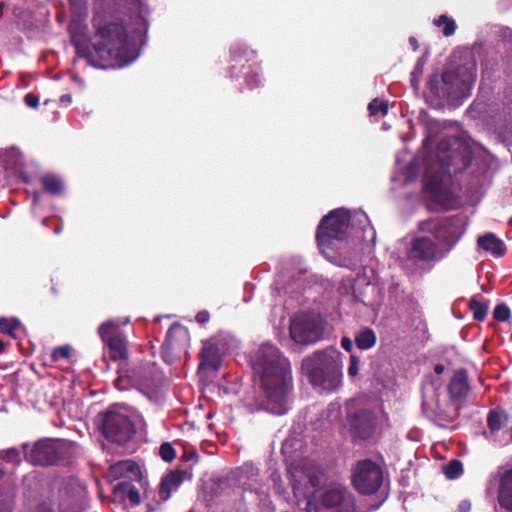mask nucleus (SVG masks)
<instances>
[{
    "label": "nucleus",
    "instance_id": "8",
    "mask_svg": "<svg viewBox=\"0 0 512 512\" xmlns=\"http://www.w3.org/2000/svg\"><path fill=\"white\" fill-rule=\"evenodd\" d=\"M342 353L334 347L314 352L302 361V372L310 384L323 392H334L342 384Z\"/></svg>",
    "mask_w": 512,
    "mask_h": 512
},
{
    "label": "nucleus",
    "instance_id": "39",
    "mask_svg": "<svg viewBox=\"0 0 512 512\" xmlns=\"http://www.w3.org/2000/svg\"><path fill=\"white\" fill-rule=\"evenodd\" d=\"M70 351L71 349L67 345L57 347L52 351L51 358L54 362L67 359L70 356Z\"/></svg>",
    "mask_w": 512,
    "mask_h": 512
},
{
    "label": "nucleus",
    "instance_id": "4",
    "mask_svg": "<svg viewBox=\"0 0 512 512\" xmlns=\"http://www.w3.org/2000/svg\"><path fill=\"white\" fill-rule=\"evenodd\" d=\"M95 28L92 48L77 47V59L99 69L123 68L139 57L135 36L129 35L122 22L116 19L104 20L101 16L93 19Z\"/></svg>",
    "mask_w": 512,
    "mask_h": 512
},
{
    "label": "nucleus",
    "instance_id": "35",
    "mask_svg": "<svg viewBox=\"0 0 512 512\" xmlns=\"http://www.w3.org/2000/svg\"><path fill=\"white\" fill-rule=\"evenodd\" d=\"M463 472V465L458 460H452L448 465L444 467V474L448 479H456Z\"/></svg>",
    "mask_w": 512,
    "mask_h": 512
},
{
    "label": "nucleus",
    "instance_id": "16",
    "mask_svg": "<svg viewBox=\"0 0 512 512\" xmlns=\"http://www.w3.org/2000/svg\"><path fill=\"white\" fill-rule=\"evenodd\" d=\"M132 386L146 395L150 400L156 396L157 390L164 381L163 373L155 364H149L131 371L126 375Z\"/></svg>",
    "mask_w": 512,
    "mask_h": 512
},
{
    "label": "nucleus",
    "instance_id": "18",
    "mask_svg": "<svg viewBox=\"0 0 512 512\" xmlns=\"http://www.w3.org/2000/svg\"><path fill=\"white\" fill-rule=\"evenodd\" d=\"M189 332L179 323H174L169 328L166 339L162 345V357L167 363H172L175 352H181L188 346Z\"/></svg>",
    "mask_w": 512,
    "mask_h": 512
},
{
    "label": "nucleus",
    "instance_id": "49",
    "mask_svg": "<svg viewBox=\"0 0 512 512\" xmlns=\"http://www.w3.org/2000/svg\"><path fill=\"white\" fill-rule=\"evenodd\" d=\"M60 102L64 105H69L72 102V97L69 94H64L60 97Z\"/></svg>",
    "mask_w": 512,
    "mask_h": 512
},
{
    "label": "nucleus",
    "instance_id": "56",
    "mask_svg": "<svg viewBox=\"0 0 512 512\" xmlns=\"http://www.w3.org/2000/svg\"><path fill=\"white\" fill-rule=\"evenodd\" d=\"M37 201H38V194H35L34 198H33V204H35Z\"/></svg>",
    "mask_w": 512,
    "mask_h": 512
},
{
    "label": "nucleus",
    "instance_id": "12",
    "mask_svg": "<svg viewBox=\"0 0 512 512\" xmlns=\"http://www.w3.org/2000/svg\"><path fill=\"white\" fill-rule=\"evenodd\" d=\"M130 322L129 318L117 320H108L102 323L98 328L101 340L108 347V352L114 361L125 360L127 358V345L125 337L119 332L120 325H126Z\"/></svg>",
    "mask_w": 512,
    "mask_h": 512
},
{
    "label": "nucleus",
    "instance_id": "24",
    "mask_svg": "<svg viewBox=\"0 0 512 512\" xmlns=\"http://www.w3.org/2000/svg\"><path fill=\"white\" fill-rule=\"evenodd\" d=\"M200 357V369L208 368L216 371L220 367V351L213 341H207L204 343Z\"/></svg>",
    "mask_w": 512,
    "mask_h": 512
},
{
    "label": "nucleus",
    "instance_id": "7",
    "mask_svg": "<svg viewBox=\"0 0 512 512\" xmlns=\"http://www.w3.org/2000/svg\"><path fill=\"white\" fill-rule=\"evenodd\" d=\"M476 71V62L470 58L460 65H450L442 75H431L426 84L427 101L434 106L461 103L471 94Z\"/></svg>",
    "mask_w": 512,
    "mask_h": 512
},
{
    "label": "nucleus",
    "instance_id": "36",
    "mask_svg": "<svg viewBox=\"0 0 512 512\" xmlns=\"http://www.w3.org/2000/svg\"><path fill=\"white\" fill-rule=\"evenodd\" d=\"M159 455L165 462H171L175 458V449L170 443L165 442L159 448Z\"/></svg>",
    "mask_w": 512,
    "mask_h": 512
},
{
    "label": "nucleus",
    "instance_id": "29",
    "mask_svg": "<svg viewBox=\"0 0 512 512\" xmlns=\"http://www.w3.org/2000/svg\"><path fill=\"white\" fill-rule=\"evenodd\" d=\"M114 492L116 494L126 495V497L128 498L130 504L133 505V506H137L141 502V496H140L139 491L130 482H126V481L119 482L115 486Z\"/></svg>",
    "mask_w": 512,
    "mask_h": 512
},
{
    "label": "nucleus",
    "instance_id": "55",
    "mask_svg": "<svg viewBox=\"0 0 512 512\" xmlns=\"http://www.w3.org/2000/svg\"><path fill=\"white\" fill-rule=\"evenodd\" d=\"M245 468L247 470H251L252 472L255 470V468L252 465H246Z\"/></svg>",
    "mask_w": 512,
    "mask_h": 512
},
{
    "label": "nucleus",
    "instance_id": "21",
    "mask_svg": "<svg viewBox=\"0 0 512 512\" xmlns=\"http://www.w3.org/2000/svg\"><path fill=\"white\" fill-rule=\"evenodd\" d=\"M497 503L502 509L512 512V468L498 473Z\"/></svg>",
    "mask_w": 512,
    "mask_h": 512
},
{
    "label": "nucleus",
    "instance_id": "53",
    "mask_svg": "<svg viewBox=\"0 0 512 512\" xmlns=\"http://www.w3.org/2000/svg\"><path fill=\"white\" fill-rule=\"evenodd\" d=\"M0 512H10L8 508L0 506Z\"/></svg>",
    "mask_w": 512,
    "mask_h": 512
},
{
    "label": "nucleus",
    "instance_id": "46",
    "mask_svg": "<svg viewBox=\"0 0 512 512\" xmlns=\"http://www.w3.org/2000/svg\"><path fill=\"white\" fill-rule=\"evenodd\" d=\"M209 313L207 311H200L196 315V321L198 323L204 324L209 321Z\"/></svg>",
    "mask_w": 512,
    "mask_h": 512
},
{
    "label": "nucleus",
    "instance_id": "54",
    "mask_svg": "<svg viewBox=\"0 0 512 512\" xmlns=\"http://www.w3.org/2000/svg\"><path fill=\"white\" fill-rule=\"evenodd\" d=\"M61 231H62V228H61V227H57V228H55V230H54L55 234H60V233H61Z\"/></svg>",
    "mask_w": 512,
    "mask_h": 512
},
{
    "label": "nucleus",
    "instance_id": "1",
    "mask_svg": "<svg viewBox=\"0 0 512 512\" xmlns=\"http://www.w3.org/2000/svg\"><path fill=\"white\" fill-rule=\"evenodd\" d=\"M491 159L487 155L472 158L469 146L457 136H447L438 144L436 159L415 157L404 171V183L414 181L424 167V193L435 204L446 208L453 197L452 175L467 171V188L478 194L491 183Z\"/></svg>",
    "mask_w": 512,
    "mask_h": 512
},
{
    "label": "nucleus",
    "instance_id": "51",
    "mask_svg": "<svg viewBox=\"0 0 512 512\" xmlns=\"http://www.w3.org/2000/svg\"><path fill=\"white\" fill-rule=\"evenodd\" d=\"M124 380V376H120L119 379L116 380L115 384L119 389H122L120 383Z\"/></svg>",
    "mask_w": 512,
    "mask_h": 512
},
{
    "label": "nucleus",
    "instance_id": "34",
    "mask_svg": "<svg viewBox=\"0 0 512 512\" xmlns=\"http://www.w3.org/2000/svg\"><path fill=\"white\" fill-rule=\"evenodd\" d=\"M475 320L482 321L486 317L488 306L485 303L472 299L469 304Z\"/></svg>",
    "mask_w": 512,
    "mask_h": 512
},
{
    "label": "nucleus",
    "instance_id": "26",
    "mask_svg": "<svg viewBox=\"0 0 512 512\" xmlns=\"http://www.w3.org/2000/svg\"><path fill=\"white\" fill-rule=\"evenodd\" d=\"M448 391L450 397L455 400H461L468 394L469 385L467 381V373L464 370H458L454 373Z\"/></svg>",
    "mask_w": 512,
    "mask_h": 512
},
{
    "label": "nucleus",
    "instance_id": "6",
    "mask_svg": "<svg viewBox=\"0 0 512 512\" xmlns=\"http://www.w3.org/2000/svg\"><path fill=\"white\" fill-rule=\"evenodd\" d=\"M316 239L321 253L334 263L337 253L348 247L349 239L354 243L374 245L376 231L362 210L351 212L345 208H338L322 218Z\"/></svg>",
    "mask_w": 512,
    "mask_h": 512
},
{
    "label": "nucleus",
    "instance_id": "32",
    "mask_svg": "<svg viewBox=\"0 0 512 512\" xmlns=\"http://www.w3.org/2000/svg\"><path fill=\"white\" fill-rule=\"evenodd\" d=\"M389 109V103L385 99L375 98L368 105V111L370 116L384 117L387 115Z\"/></svg>",
    "mask_w": 512,
    "mask_h": 512
},
{
    "label": "nucleus",
    "instance_id": "3",
    "mask_svg": "<svg viewBox=\"0 0 512 512\" xmlns=\"http://www.w3.org/2000/svg\"><path fill=\"white\" fill-rule=\"evenodd\" d=\"M256 381L262 399L254 403L246 400L251 411L267 410L283 415L289 409V394L292 388L291 367L278 348L271 343L262 344L251 357Z\"/></svg>",
    "mask_w": 512,
    "mask_h": 512
},
{
    "label": "nucleus",
    "instance_id": "44",
    "mask_svg": "<svg viewBox=\"0 0 512 512\" xmlns=\"http://www.w3.org/2000/svg\"><path fill=\"white\" fill-rule=\"evenodd\" d=\"M24 101H25L26 105L31 108H36L39 105L38 97L31 93H29L25 96Z\"/></svg>",
    "mask_w": 512,
    "mask_h": 512
},
{
    "label": "nucleus",
    "instance_id": "37",
    "mask_svg": "<svg viewBox=\"0 0 512 512\" xmlns=\"http://www.w3.org/2000/svg\"><path fill=\"white\" fill-rule=\"evenodd\" d=\"M0 458L6 462L18 463L20 461V452L15 448H9L0 452Z\"/></svg>",
    "mask_w": 512,
    "mask_h": 512
},
{
    "label": "nucleus",
    "instance_id": "47",
    "mask_svg": "<svg viewBox=\"0 0 512 512\" xmlns=\"http://www.w3.org/2000/svg\"><path fill=\"white\" fill-rule=\"evenodd\" d=\"M471 510V503L467 500H463L458 505V511L459 512H470Z\"/></svg>",
    "mask_w": 512,
    "mask_h": 512
},
{
    "label": "nucleus",
    "instance_id": "25",
    "mask_svg": "<svg viewBox=\"0 0 512 512\" xmlns=\"http://www.w3.org/2000/svg\"><path fill=\"white\" fill-rule=\"evenodd\" d=\"M185 472L172 471L163 477L159 487V498L162 501H167L172 492L176 491L184 480Z\"/></svg>",
    "mask_w": 512,
    "mask_h": 512
},
{
    "label": "nucleus",
    "instance_id": "48",
    "mask_svg": "<svg viewBox=\"0 0 512 512\" xmlns=\"http://www.w3.org/2000/svg\"><path fill=\"white\" fill-rule=\"evenodd\" d=\"M139 33L145 32L147 30V22L143 16L139 17Z\"/></svg>",
    "mask_w": 512,
    "mask_h": 512
},
{
    "label": "nucleus",
    "instance_id": "14",
    "mask_svg": "<svg viewBox=\"0 0 512 512\" xmlns=\"http://www.w3.org/2000/svg\"><path fill=\"white\" fill-rule=\"evenodd\" d=\"M65 442L62 440H41L32 447L23 445L25 459L33 465L46 466L55 464L62 455Z\"/></svg>",
    "mask_w": 512,
    "mask_h": 512
},
{
    "label": "nucleus",
    "instance_id": "52",
    "mask_svg": "<svg viewBox=\"0 0 512 512\" xmlns=\"http://www.w3.org/2000/svg\"><path fill=\"white\" fill-rule=\"evenodd\" d=\"M5 350V343L0 340V354Z\"/></svg>",
    "mask_w": 512,
    "mask_h": 512
},
{
    "label": "nucleus",
    "instance_id": "5",
    "mask_svg": "<svg viewBox=\"0 0 512 512\" xmlns=\"http://www.w3.org/2000/svg\"><path fill=\"white\" fill-rule=\"evenodd\" d=\"M298 506L305 502L307 512H355L352 495L338 483L325 484V476L311 463L288 470Z\"/></svg>",
    "mask_w": 512,
    "mask_h": 512
},
{
    "label": "nucleus",
    "instance_id": "40",
    "mask_svg": "<svg viewBox=\"0 0 512 512\" xmlns=\"http://www.w3.org/2000/svg\"><path fill=\"white\" fill-rule=\"evenodd\" d=\"M341 417L340 405L338 403H331L327 407V416L326 419L333 423L338 421Z\"/></svg>",
    "mask_w": 512,
    "mask_h": 512
},
{
    "label": "nucleus",
    "instance_id": "57",
    "mask_svg": "<svg viewBox=\"0 0 512 512\" xmlns=\"http://www.w3.org/2000/svg\"><path fill=\"white\" fill-rule=\"evenodd\" d=\"M430 140V136H428L425 140V145H427V142Z\"/></svg>",
    "mask_w": 512,
    "mask_h": 512
},
{
    "label": "nucleus",
    "instance_id": "42",
    "mask_svg": "<svg viewBox=\"0 0 512 512\" xmlns=\"http://www.w3.org/2000/svg\"><path fill=\"white\" fill-rule=\"evenodd\" d=\"M359 368H360L359 358L356 355L351 354L349 366H348V375L352 378L357 376L359 373Z\"/></svg>",
    "mask_w": 512,
    "mask_h": 512
},
{
    "label": "nucleus",
    "instance_id": "38",
    "mask_svg": "<svg viewBox=\"0 0 512 512\" xmlns=\"http://www.w3.org/2000/svg\"><path fill=\"white\" fill-rule=\"evenodd\" d=\"M496 320L504 322L510 318V309L505 304H498L493 311Z\"/></svg>",
    "mask_w": 512,
    "mask_h": 512
},
{
    "label": "nucleus",
    "instance_id": "30",
    "mask_svg": "<svg viewBox=\"0 0 512 512\" xmlns=\"http://www.w3.org/2000/svg\"><path fill=\"white\" fill-rule=\"evenodd\" d=\"M44 190L53 195H59L64 189L62 180L53 174H47L41 179Z\"/></svg>",
    "mask_w": 512,
    "mask_h": 512
},
{
    "label": "nucleus",
    "instance_id": "17",
    "mask_svg": "<svg viewBox=\"0 0 512 512\" xmlns=\"http://www.w3.org/2000/svg\"><path fill=\"white\" fill-rule=\"evenodd\" d=\"M488 430L485 435L499 445L512 442V428L508 426V417L502 411H490L487 417Z\"/></svg>",
    "mask_w": 512,
    "mask_h": 512
},
{
    "label": "nucleus",
    "instance_id": "45",
    "mask_svg": "<svg viewBox=\"0 0 512 512\" xmlns=\"http://www.w3.org/2000/svg\"><path fill=\"white\" fill-rule=\"evenodd\" d=\"M341 347L347 352H352L353 341L348 337H343L341 339Z\"/></svg>",
    "mask_w": 512,
    "mask_h": 512
},
{
    "label": "nucleus",
    "instance_id": "11",
    "mask_svg": "<svg viewBox=\"0 0 512 512\" xmlns=\"http://www.w3.org/2000/svg\"><path fill=\"white\" fill-rule=\"evenodd\" d=\"M444 371L443 365L435 366L437 376L427 378L422 386V407L428 417L444 416L447 414L446 402L440 399L442 381L440 375Z\"/></svg>",
    "mask_w": 512,
    "mask_h": 512
},
{
    "label": "nucleus",
    "instance_id": "9",
    "mask_svg": "<svg viewBox=\"0 0 512 512\" xmlns=\"http://www.w3.org/2000/svg\"><path fill=\"white\" fill-rule=\"evenodd\" d=\"M132 412L125 406H114L104 416L102 423L103 433L107 439L118 444H124L135 433V426L131 419Z\"/></svg>",
    "mask_w": 512,
    "mask_h": 512
},
{
    "label": "nucleus",
    "instance_id": "10",
    "mask_svg": "<svg viewBox=\"0 0 512 512\" xmlns=\"http://www.w3.org/2000/svg\"><path fill=\"white\" fill-rule=\"evenodd\" d=\"M324 333L320 317L312 314H298L290 323V336L295 343L310 345L319 341Z\"/></svg>",
    "mask_w": 512,
    "mask_h": 512
},
{
    "label": "nucleus",
    "instance_id": "15",
    "mask_svg": "<svg viewBox=\"0 0 512 512\" xmlns=\"http://www.w3.org/2000/svg\"><path fill=\"white\" fill-rule=\"evenodd\" d=\"M383 474L381 468L371 460L358 462L353 470V484L361 494H373L381 486Z\"/></svg>",
    "mask_w": 512,
    "mask_h": 512
},
{
    "label": "nucleus",
    "instance_id": "2",
    "mask_svg": "<svg viewBox=\"0 0 512 512\" xmlns=\"http://www.w3.org/2000/svg\"><path fill=\"white\" fill-rule=\"evenodd\" d=\"M467 221L463 216L441 220L428 219L418 223L423 235L399 241L397 258L403 263L435 265L445 259L466 232Z\"/></svg>",
    "mask_w": 512,
    "mask_h": 512
},
{
    "label": "nucleus",
    "instance_id": "33",
    "mask_svg": "<svg viewBox=\"0 0 512 512\" xmlns=\"http://www.w3.org/2000/svg\"><path fill=\"white\" fill-rule=\"evenodd\" d=\"M424 66H425V60L423 58H420L411 74H410V82H411V86L413 87L414 91H418L420 89V83H421V79H422V76H423V73H424Z\"/></svg>",
    "mask_w": 512,
    "mask_h": 512
},
{
    "label": "nucleus",
    "instance_id": "59",
    "mask_svg": "<svg viewBox=\"0 0 512 512\" xmlns=\"http://www.w3.org/2000/svg\"><path fill=\"white\" fill-rule=\"evenodd\" d=\"M3 473L0 471V478L2 477Z\"/></svg>",
    "mask_w": 512,
    "mask_h": 512
},
{
    "label": "nucleus",
    "instance_id": "58",
    "mask_svg": "<svg viewBox=\"0 0 512 512\" xmlns=\"http://www.w3.org/2000/svg\"><path fill=\"white\" fill-rule=\"evenodd\" d=\"M161 317H162V316H158V317H156V318H155V320H156V321H160Z\"/></svg>",
    "mask_w": 512,
    "mask_h": 512
},
{
    "label": "nucleus",
    "instance_id": "28",
    "mask_svg": "<svg viewBox=\"0 0 512 512\" xmlns=\"http://www.w3.org/2000/svg\"><path fill=\"white\" fill-rule=\"evenodd\" d=\"M0 330L11 336L12 338H19L24 333V327L19 319L13 318H0Z\"/></svg>",
    "mask_w": 512,
    "mask_h": 512
},
{
    "label": "nucleus",
    "instance_id": "20",
    "mask_svg": "<svg viewBox=\"0 0 512 512\" xmlns=\"http://www.w3.org/2000/svg\"><path fill=\"white\" fill-rule=\"evenodd\" d=\"M375 416L369 410H361L348 418V427L354 437L369 438L375 429Z\"/></svg>",
    "mask_w": 512,
    "mask_h": 512
},
{
    "label": "nucleus",
    "instance_id": "22",
    "mask_svg": "<svg viewBox=\"0 0 512 512\" xmlns=\"http://www.w3.org/2000/svg\"><path fill=\"white\" fill-rule=\"evenodd\" d=\"M110 475L115 479L125 478L130 480H140L141 471L139 465L133 460L119 461L110 466Z\"/></svg>",
    "mask_w": 512,
    "mask_h": 512
},
{
    "label": "nucleus",
    "instance_id": "23",
    "mask_svg": "<svg viewBox=\"0 0 512 512\" xmlns=\"http://www.w3.org/2000/svg\"><path fill=\"white\" fill-rule=\"evenodd\" d=\"M479 250L489 253L495 258L502 257L506 251L504 242L493 233H486L477 239Z\"/></svg>",
    "mask_w": 512,
    "mask_h": 512
},
{
    "label": "nucleus",
    "instance_id": "13",
    "mask_svg": "<svg viewBox=\"0 0 512 512\" xmlns=\"http://www.w3.org/2000/svg\"><path fill=\"white\" fill-rule=\"evenodd\" d=\"M231 76L237 77L238 73L236 70L238 67L241 69H248L245 72V81L249 88L253 89L258 87L262 83V77L260 73V68L255 66L254 64H249L247 67L245 63H249L256 57V52L247 47L244 43H236L231 47Z\"/></svg>",
    "mask_w": 512,
    "mask_h": 512
},
{
    "label": "nucleus",
    "instance_id": "43",
    "mask_svg": "<svg viewBox=\"0 0 512 512\" xmlns=\"http://www.w3.org/2000/svg\"><path fill=\"white\" fill-rule=\"evenodd\" d=\"M361 285H366V288H367L368 290H374V289H375V287H374V286H371V285L366 281V279H365V278H359V279H357V281L355 282V285H354V294H355L356 298H357L358 300H360L361 302L366 303L365 299H364V298H362V297H361V295H358V294H357V289H358V287H359V286H361Z\"/></svg>",
    "mask_w": 512,
    "mask_h": 512
},
{
    "label": "nucleus",
    "instance_id": "41",
    "mask_svg": "<svg viewBox=\"0 0 512 512\" xmlns=\"http://www.w3.org/2000/svg\"><path fill=\"white\" fill-rule=\"evenodd\" d=\"M497 134L501 142H503L505 145H512V125L506 126L505 128L500 127L497 130Z\"/></svg>",
    "mask_w": 512,
    "mask_h": 512
},
{
    "label": "nucleus",
    "instance_id": "50",
    "mask_svg": "<svg viewBox=\"0 0 512 512\" xmlns=\"http://www.w3.org/2000/svg\"><path fill=\"white\" fill-rule=\"evenodd\" d=\"M409 43L412 46L413 50H417L418 49V42H417L416 38L410 37L409 38Z\"/></svg>",
    "mask_w": 512,
    "mask_h": 512
},
{
    "label": "nucleus",
    "instance_id": "27",
    "mask_svg": "<svg viewBox=\"0 0 512 512\" xmlns=\"http://www.w3.org/2000/svg\"><path fill=\"white\" fill-rule=\"evenodd\" d=\"M354 340L360 350H368L375 346L377 337L373 329L365 327L355 334Z\"/></svg>",
    "mask_w": 512,
    "mask_h": 512
},
{
    "label": "nucleus",
    "instance_id": "19",
    "mask_svg": "<svg viewBox=\"0 0 512 512\" xmlns=\"http://www.w3.org/2000/svg\"><path fill=\"white\" fill-rule=\"evenodd\" d=\"M3 168L8 178L28 182V176L24 170V160L20 151L14 147L0 154Z\"/></svg>",
    "mask_w": 512,
    "mask_h": 512
},
{
    "label": "nucleus",
    "instance_id": "31",
    "mask_svg": "<svg viewBox=\"0 0 512 512\" xmlns=\"http://www.w3.org/2000/svg\"><path fill=\"white\" fill-rule=\"evenodd\" d=\"M433 23L439 28L442 27V33L445 37L452 36L456 31L455 20L447 15H440L438 18L434 19Z\"/></svg>",
    "mask_w": 512,
    "mask_h": 512
}]
</instances>
